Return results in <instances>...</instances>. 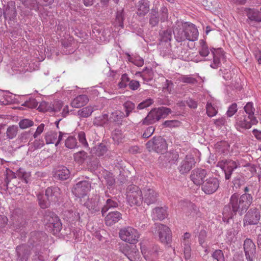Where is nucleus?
<instances>
[{
    "label": "nucleus",
    "instance_id": "obj_1",
    "mask_svg": "<svg viewBox=\"0 0 261 261\" xmlns=\"http://www.w3.org/2000/svg\"><path fill=\"white\" fill-rule=\"evenodd\" d=\"M252 201V197L249 194H244L239 198V195L234 193L230 198L229 206L232 212L246 211Z\"/></svg>",
    "mask_w": 261,
    "mask_h": 261
},
{
    "label": "nucleus",
    "instance_id": "obj_2",
    "mask_svg": "<svg viewBox=\"0 0 261 261\" xmlns=\"http://www.w3.org/2000/svg\"><path fill=\"white\" fill-rule=\"evenodd\" d=\"M171 113L170 109L164 107L151 110L147 116L142 120L144 125H149L164 118Z\"/></svg>",
    "mask_w": 261,
    "mask_h": 261
},
{
    "label": "nucleus",
    "instance_id": "obj_3",
    "mask_svg": "<svg viewBox=\"0 0 261 261\" xmlns=\"http://www.w3.org/2000/svg\"><path fill=\"white\" fill-rule=\"evenodd\" d=\"M47 239L46 234L43 231H32L28 241L29 245L33 250H44V241Z\"/></svg>",
    "mask_w": 261,
    "mask_h": 261
},
{
    "label": "nucleus",
    "instance_id": "obj_4",
    "mask_svg": "<svg viewBox=\"0 0 261 261\" xmlns=\"http://www.w3.org/2000/svg\"><path fill=\"white\" fill-rule=\"evenodd\" d=\"M149 151H154L157 153H164L168 148L166 140L162 137H153L146 144Z\"/></svg>",
    "mask_w": 261,
    "mask_h": 261
},
{
    "label": "nucleus",
    "instance_id": "obj_5",
    "mask_svg": "<svg viewBox=\"0 0 261 261\" xmlns=\"http://www.w3.org/2000/svg\"><path fill=\"white\" fill-rule=\"evenodd\" d=\"M127 198L130 205H139L142 201V192L135 185L129 186L127 189Z\"/></svg>",
    "mask_w": 261,
    "mask_h": 261
},
{
    "label": "nucleus",
    "instance_id": "obj_6",
    "mask_svg": "<svg viewBox=\"0 0 261 261\" xmlns=\"http://www.w3.org/2000/svg\"><path fill=\"white\" fill-rule=\"evenodd\" d=\"M119 236L122 240L130 244H135L138 241L139 234L136 229L128 227L120 230Z\"/></svg>",
    "mask_w": 261,
    "mask_h": 261
},
{
    "label": "nucleus",
    "instance_id": "obj_7",
    "mask_svg": "<svg viewBox=\"0 0 261 261\" xmlns=\"http://www.w3.org/2000/svg\"><path fill=\"white\" fill-rule=\"evenodd\" d=\"M32 249L27 244H22L15 248V261H28Z\"/></svg>",
    "mask_w": 261,
    "mask_h": 261
},
{
    "label": "nucleus",
    "instance_id": "obj_8",
    "mask_svg": "<svg viewBox=\"0 0 261 261\" xmlns=\"http://www.w3.org/2000/svg\"><path fill=\"white\" fill-rule=\"evenodd\" d=\"M258 123L256 118H252L248 116L245 115L243 113H239L236 118V127L237 128L249 129L252 125Z\"/></svg>",
    "mask_w": 261,
    "mask_h": 261
},
{
    "label": "nucleus",
    "instance_id": "obj_9",
    "mask_svg": "<svg viewBox=\"0 0 261 261\" xmlns=\"http://www.w3.org/2000/svg\"><path fill=\"white\" fill-rule=\"evenodd\" d=\"M155 229L161 242L166 244L170 243L171 239V231L169 227L164 224H155Z\"/></svg>",
    "mask_w": 261,
    "mask_h": 261
},
{
    "label": "nucleus",
    "instance_id": "obj_10",
    "mask_svg": "<svg viewBox=\"0 0 261 261\" xmlns=\"http://www.w3.org/2000/svg\"><path fill=\"white\" fill-rule=\"evenodd\" d=\"M45 216V220L47 221L48 227L50 228L54 234L58 233L62 228V224L59 218L55 213H49Z\"/></svg>",
    "mask_w": 261,
    "mask_h": 261
},
{
    "label": "nucleus",
    "instance_id": "obj_11",
    "mask_svg": "<svg viewBox=\"0 0 261 261\" xmlns=\"http://www.w3.org/2000/svg\"><path fill=\"white\" fill-rule=\"evenodd\" d=\"M90 188L91 184L88 181H81L73 187L72 192L77 197H83L87 195Z\"/></svg>",
    "mask_w": 261,
    "mask_h": 261
},
{
    "label": "nucleus",
    "instance_id": "obj_12",
    "mask_svg": "<svg viewBox=\"0 0 261 261\" xmlns=\"http://www.w3.org/2000/svg\"><path fill=\"white\" fill-rule=\"evenodd\" d=\"M219 181L214 177L207 178L202 185V190L206 194H212L219 187Z\"/></svg>",
    "mask_w": 261,
    "mask_h": 261
},
{
    "label": "nucleus",
    "instance_id": "obj_13",
    "mask_svg": "<svg viewBox=\"0 0 261 261\" xmlns=\"http://www.w3.org/2000/svg\"><path fill=\"white\" fill-rule=\"evenodd\" d=\"M244 250L246 258L248 261H254L256 253L255 245L249 239H246L244 243Z\"/></svg>",
    "mask_w": 261,
    "mask_h": 261
},
{
    "label": "nucleus",
    "instance_id": "obj_14",
    "mask_svg": "<svg viewBox=\"0 0 261 261\" xmlns=\"http://www.w3.org/2000/svg\"><path fill=\"white\" fill-rule=\"evenodd\" d=\"M207 175V172L204 169H196L192 171L190 175L191 180L196 185H201L204 182V179Z\"/></svg>",
    "mask_w": 261,
    "mask_h": 261
},
{
    "label": "nucleus",
    "instance_id": "obj_15",
    "mask_svg": "<svg viewBox=\"0 0 261 261\" xmlns=\"http://www.w3.org/2000/svg\"><path fill=\"white\" fill-rule=\"evenodd\" d=\"M142 192V200L148 205L155 202L157 200L158 194L153 189L146 188Z\"/></svg>",
    "mask_w": 261,
    "mask_h": 261
},
{
    "label": "nucleus",
    "instance_id": "obj_16",
    "mask_svg": "<svg viewBox=\"0 0 261 261\" xmlns=\"http://www.w3.org/2000/svg\"><path fill=\"white\" fill-rule=\"evenodd\" d=\"M66 134L61 132L59 135L55 132H48L45 135V140L47 144H55L57 146L60 143L63 137H66Z\"/></svg>",
    "mask_w": 261,
    "mask_h": 261
},
{
    "label": "nucleus",
    "instance_id": "obj_17",
    "mask_svg": "<svg viewBox=\"0 0 261 261\" xmlns=\"http://www.w3.org/2000/svg\"><path fill=\"white\" fill-rule=\"evenodd\" d=\"M195 163L196 162L193 156L191 155H187L179 167V172L181 174L188 172L195 165Z\"/></svg>",
    "mask_w": 261,
    "mask_h": 261
},
{
    "label": "nucleus",
    "instance_id": "obj_18",
    "mask_svg": "<svg viewBox=\"0 0 261 261\" xmlns=\"http://www.w3.org/2000/svg\"><path fill=\"white\" fill-rule=\"evenodd\" d=\"M186 35H184L182 38H187L190 41H195L198 37V31L196 26L193 24H190L186 27Z\"/></svg>",
    "mask_w": 261,
    "mask_h": 261
},
{
    "label": "nucleus",
    "instance_id": "obj_19",
    "mask_svg": "<svg viewBox=\"0 0 261 261\" xmlns=\"http://www.w3.org/2000/svg\"><path fill=\"white\" fill-rule=\"evenodd\" d=\"M60 195V189L58 187H48L45 190V197L50 202L58 200Z\"/></svg>",
    "mask_w": 261,
    "mask_h": 261
},
{
    "label": "nucleus",
    "instance_id": "obj_20",
    "mask_svg": "<svg viewBox=\"0 0 261 261\" xmlns=\"http://www.w3.org/2000/svg\"><path fill=\"white\" fill-rule=\"evenodd\" d=\"M107 225L111 226L121 219V213H102Z\"/></svg>",
    "mask_w": 261,
    "mask_h": 261
},
{
    "label": "nucleus",
    "instance_id": "obj_21",
    "mask_svg": "<svg viewBox=\"0 0 261 261\" xmlns=\"http://www.w3.org/2000/svg\"><path fill=\"white\" fill-rule=\"evenodd\" d=\"M238 164L235 161L232 160H222L218 163L217 166L222 170H226L233 172L238 167Z\"/></svg>",
    "mask_w": 261,
    "mask_h": 261
},
{
    "label": "nucleus",
    "instance_id": "obj_22",
    "mask_svg": "<svg viewBox=\"0 0 261 261\" xmlns=\"http://www.w3.org/2000/svg\"><path fill=\"white\" fill-rule=\"evenodd\" d=\"M213 54V63L211 65L213 68H217L220 64V59L223 57V50L221 48L212 50Z\"/></svg>",
    "mask_w": 261,
    "mask_h": 261
},
{
    "label": "nucleus",
    "instance_id": "obj_23",
    "mask_svg": "<svg viewBox=\"0 0 261 261\" xmlns=\"http://www.w3.org/2000/svg\"><path fill=\"white\" fill-rule=\"evenodd\" d=\"M89 101V98L86 95H80L74 98L71 102L73 107L79 108L86 105Z\"/></svg>",
    "mask_w": 261,
    "mask_h": 261
},
{
    "label": "nucleus",
    "instance_id": "obj_24",
    "mask_svg": "<svg viewBox=\"0 0 261 261\" xmlns=\"http://www.w3.org/2000/svg\"><path fill=\"white\" fill-rule=\"evenodd\" d=\"M70 171L67 167L65 166H60L57 169L55 177L61 180H65L69 178Z\"/></svg>",
    "mask_w": 261,
    "mask_h": 261
},
{
    "label": "nucleus",
    "instance_id": "obj_25",
    "mask_svg": "<svg viewBox=\"0 0 261 261\" xmlns=\"http://www.w3.org/2000/svg\"><path fill=\"white\" fill-rule=\"evenodd\" d=\"M259 213H246L244 221L247 225L256 224L260 219Z\"/></svg>",
    "mask_w": 261,
    "mask_h": 261
},
{
    "label": "nucleus",
    "instance_id": "obj_26",
    "mask_svg": "<svg viewBox=\"0 0 261 261\" xmlns=\"http://www.w3.org/2000/svg\"><path fill=\"white\" fill-rule=\"evenodd\" d=\"M248 18L251 21L261 22V11L255 9H247L246 10Z\"/></svg>",
    "mask_w": 261,
    "mask_h": 261
},
{
    "label": "nucleus",
    "instance_id": "obj_27",
    "mask_svg": "<svg viewBox=\"0 0 261 261\" xmlns=\"http://www.w3.org/2000/svg\"><path fill=\"white\" fill-rule=\"evenodd\" d=\"M137 7V14L139 16L145 15L149 10V4L145 0L139 1Z\"/></svg>",
    "mask_w": 261,
    "mask_h": 261
},
{
    "label": "nucleus",
    "instance_id": "obj_28",
    "mask_svg": "<svg viewBox=\"0 0 261 261\" xmlns=\"http://www.w3.org/2000/svg\"><path fill=\"white\" fill-rule=\"evenodd\" d=\"M94 111V107L88 106L78 110L77 115L79 118H87L91 115Z\"/></svg>",
    "mask_w": 261,
    "mask_h": 261
},
{
    "label": "nucleus",
    "instance_id": "obj_29",
    "mask_svg": "<svg viewBox=\"0 0 261 261\" xmlns=\"http://www.w3.org/2000/svg\"><path fill=\"white\" fill-rule=\"evenodd\" d=\"M118 206V204L116 200L109 199L107 200L106 204L102 208L101 212H107L110 211V212H117L113 211V210Z\"/></svg>",
    "mask_w": 261,
    "mask_h": 261
},
{
    "label": "nucleus",
    "instance_id": "obj_30",
    "mask_svg": "<svg viewBox=\"0 0 261 261\" xmlns=\"http://www.w3.org/2000/svg\"><path fill=\"white\" fill-rule=\"evenodd\" d=\"M109 121V115L108 114H103L98 116L95 117L93 121L94 125L103 126Z\"/></svg>",
    "mask_w": 261,
    "mask_h": 261
},
{
    "label": "nucleus",
    "instance_id": "obj_31",
    "mask_svg": "<svg viewBox=\"0 0 261 261\" xmlns=\"http://www.w3.org/2000/svg\"><path fill=\"white\" fill-rule=\"evenodd\" d=\"M18 131V127L15 125H10L7 128L6 134L7 139H13L15 138Z\"/></svg>",
    "mask_w": 261,
    "mask_h": 261
},
{
    "label": "nucleus",
    "instance_id": "obj_32",
    "mask_svg": "<svg viewBox=\"0 0 261 261\" xmlns=\"http://www.w3.org/2000/svg\"><path fill=\"white\" fill-rule=\"evenodd\" d=\"M206 114L210 117H212L217 115L218 110L214 103L208 101L206 106Z\"/></svg>",
    "mask_w": 261,
    "mask_h": 261
},
{
    "label": "nucleus",
    "instance_id": "obj_33",
    "mask_svg": "<svg viewBox=\"0 0 261 261\" xmlns=\"http://www.w3.org/2000/svg\"><path fill=\"white\" fill-rule=\"evenodd\" d=\"M216 147L219 152L227 153L229 148V145L226 141H221L216 144Z\"/></svg>",
    "mask_w": 261,
    "mask_h": 261
},
{
    "label": "nucleus",
    "instance_id": "obj_34",
    "mask_svg": "<svg viewBox=\"0 0 261 261\" xmlns=\"http://www.w3.org/2000/svg\"><path fill=\"white\" fill-rule=\"evenodd\" d=\"M74 160L77 163L81 164L87 157V153L84 151H79L74 154Z\"/></svg>",
    "mask_w": 261,
    "mask_h": 261
},
{
    "label": "nucleus",
    "instance_id": "obj_35",
    "mask_svg": "<svg viewBox=\"0 0 261 261\" xmlns=\"http://www.w3.org/2000/svg\"><path fill=\"white\" fill-rule=\"evenodd\" d=\"M245 112L248 116L252 118H256L254 116L255 108L253 107V104L252 102H249L246 103L244 108Z\"/></svg>",
    "mask_w": 261,
    "mask_h": 261
},
{
    "label": "nucleus",
    "instance_id": "obj_36",
    "mask_svg": "<svg viewBox=\"0 0 261 261\" xmlns=\"http://www.w3.org/2000/svg\"><path fill=\"white\" fill-rule=\"evenodd\" d=\"M126 256L130 261H136L139 258V252L136 246L132 249L129 253H127Z\"/></svg>",
    "mask_w": 261,
    "mask_h": 261
},
{
    "label": "nucleus",
    "instance_id": "obj_37",
    "mask_svg": "<svg viewBox=\"0 0 261 261\" xmlns=\"http://www.w3.org/2000/svg\"><path fill=\"white\" fill-rule=\"evenodd\" d=\"M44 250H33V255L32 257V261H45L42 255Z\"/></svg>",
    "mask_w": 261,
    "mask_h": 261
},
{
    "label": "nucleus",
    "instance_id": "obj_38",
    "mask_svg": "<svg viewBox=\"0 0 261 261\" xmlns=\"http://www.w3.org/2000/svg\"><path fill=\"white\" fill-rule=\"evenodd\" d=\"M39 204L42 208H45L49 206L50 201L46 198L45 196L39 194L38 195Z\"/></svg>",
    "mask_w": 261,
    "mask_h": 261
},
{
    "label": "nucleus",
    "instance_id": "obj_39",
    "mask_svg": "<svg viewBox=\"0 0 261 261\" xmlns=\"http://www.w3.org/2000/svg\"><path fill=\"white\" fill-rule=\"evenodd\" d=\"M65 146L70 149H73L76 147L77 142L76 138L72 136H69L65 140Z\"/></svg>",
    "mask_w": 261,
    "mask_h": 261
},
{
    "label": "nucleus",
    "instance_id": "obj_40",
    "mask_svg": "<svg viewBox=\"0 0 261 261\" xmlns=\"http://www.w3.org/2000/svg\"><path fill=\"white\" fill-rule=\"evenodd\" d=\"M123 107L125 111V117H128L135 109V105L130 101H127L123 104Z\"/></svg>",
    "mask_w": 261,
    "mask_h": 261
},
{
    "label": "nucleus",
    "instance_id": "obj_41",
    "mask_svg": "<svg viewBox=\"0 0 261 261\" xmlns=\"http://www.w3.org/2000/svg\"><path fill=\"white\" fill-rule=\"evenodd\" d=\"M200 43L201 46V48L199 50V54L201 56L206 57L209 54V50L207 45L206 44L205 41L203 40L200 41Z\"/></svg>",
    "mask_w": 261,
    "mask_h": 261
},
{
    "label": "nucleus",
    "instance_id": "obj_42",
    "mask_svg": "<svg viewBox=\"0 0 261 261\" xmlns=\"http://www.w3.org/2000/svg\"><path fill=\"white\" fill-rule=\"evenodd\" d=\"M112 116L114 121L118 123H120L125 115L124 113L121 111H116L112 113Z\"/></svg>",
    "mask_w": 261,
    "mask_h": 261
},
{
    "label": "nucleus",
    "instance_id": "obj_43",
    "mask_svg": "<svg viewBox=\"0 0 261 261\" xmlns=\"http://www.w3.org/2000/svg\"><path fill=\"white\" fill-rule=\"evenodd\" d=\"M212 257L217 261H225L224 254L221 250H216L213 252Z\"/></svg>",
    "mask_w": 261,
    "mask_h": 261
},
{
    "label": "nucleus",
    "instance_id": "obj_44",
    "mask_svg": "<svg viewBox=\"0 0 261 261\" xmlns=\"http://www.w3.org/2000/svg\"><path fill=\"white\" fill-rule=\"evenodd\" d=\"M34 122L28 119H24L19 122V125L22 129H25L33 126Z\"/></svg>",
    "mask_w": 261,
    "mask_h": 261
},
{
    "label": "nucleus",
    "instance_id": "obj_45",
    "mask_svg": "<svg viewBox=\"0 0 261 261\" xmlns=\"http://www.w3.org/2000/svg\"><path fill=\"white\" fill-rule=\"evenodd\" d=\"M175 37L176 38V40L180 42L183 40L187 39V38H182L184 35H186V27L185 28V30H175L173 31Z\"/></svg>",
    "mask_w": 261,
    "mask_h": 261
},
{
    "label": "nucleus",
    "instance_id": "obj_46",
    "mask_svg": "<svg viewBox=\"0 0 261 261\" xmlns=\"http://www.w3.org/2000/svg\"><path fill=\"white\" fill-rule=\"evenodd\" d=\"M153 103V100L151 98H148L140 103L138 106L137 109L142 110L147 108L151 106Z\"/></svg>",
    "mask_w": 261,
    "mask_h": 261
},
{
    "label": "nucleus",
    "instance_id": "obj_47",
    "mask_svg": "<svg viewBox=\"0 0 261 261\" xmlns=\"http://www.w3.org/2000/svg\"><path fill=\"white\" fill-rule=\"evenodd\" d=\"M180 122L177 120H167L165 121L163 125L165 127H168L170 128L178 127L180 125Z\"/></svg>",
    "mask_w": 261,
    "mask_h": 261
},
{
    "label": "nucleus",
    "instance_id": "obj_48",
    "mask_svg": "<svg viewBox=\"0 0 261 261\" xmlns=\"http://www.w3.org/2000/svg\"><path fill=\"white\" fill-rule=\"evenodd\" d=\"M180 81L187 84H194L197 82L196 80L190 75H184L180 77Z\"/></svg>",
    "mask_w": 261,
    "mask_h": 261
},
{
    "label": "nucleus",
    "instance_id": "obj_49",
    "mask_svg": "<svg viewBox=\"0 0 261 261\" xmlns=\"http://www.w3.org/2000/svg\"><path fill=\"white\" fill-rule=\"evenodd\" d=\"M78 139L79 142L81 143L83 147H87L88 146V144L86 140V135L84 132H81L79 133Z\"/></svg>",
    "mask_w": 261,
    "mask_h": 261
},
{
    "label": "nucleus",
    "instance_id": "obj_50",
    "mask_svg": "<svg viewBox=\"0 0 261 261\" xmlns=\"http://www.w3.org/2000/svg\"><path fill=\"white\" fill-rule=\"evenodd\" d=\"M237 105L236 103H232L229 108L227 111V116L228 117L232 116L237 111Z\"/></svg>",
    "mask_w": 261,
    "mask_h": 261
},
{
    "label": "nucleus",
    "instance_id": "obj_51",
    "mask_svg": "<svg viewBox=\"0 0 261 261\" xmlns=\"http://www.w3.org/2000/svg\"><path fill=\"white\" fill-rule=\"evenodd\" d=\"M129 81V78L126 74H123L121 76V81L119 83L118 86L120 88H125L126 86L127 83Z\"/></svg>",
    "mask_w": 261,
    "mask_h": 261
},
{
    "label": "nucleus",
    "instance_id": "obj_52",
    "mask_svg": "<svg viewBox=\"0 0 261 261\" xmlns=\"http://www.w3.org/2000/svg\"><path fill=\"white\" fill-rule=\"evenodd\" d=\"M16 14V10L15 8L12 9H6L4 12V16L6 18L9 17L10 19L15 17Z\"/></svg>",
    "mask_w": 261,
    "mask_h": 261
},
{
    "label": "nucleus",
    "instance_id": "obj_53",
    "mask_svg": "<svg viewBox=\"0 0 261 261\" xmlns=\"http://www.w3.org/2000/svg\"><path fill=\"white\" fill-rule=\"evenodd\" d=\"M184 206L186 207L185 211L193 212L198 210L197 207L194 203L190 202H186Z\"/></svg>",
    "mask_w": 261,
    "mask_h": 261
},
{
    "label": "nucleus",
    "instance_id": "obj_54",
    "mask_svg": "<svg viewBox=\"0 0 261 261\" xmlns=\"http://www.w3.org/2000/svg\"><path fill=\"white\" fill-rule=\"evenodd\" d=\"M134 245L125 244V245H123L122 246L120 250L126 256H127V253H129L130 251L134 247Z\"/></svg>",
    "mask_w": 261,
    "mask_h": 261
},
{
    "label": "nucleus",
    "instance_id": "obj_55",
    "mask_svg": "<svg viewBox=\"0 0 261 261\" xmlns=\"http://www.w3.org/2000/svg\"><path fill=\"white\" fill-rule=\"evenodd\" d=\"M29 136L30 134L28 132L22 133L19 136L18 140L21 143H26L29 140Z\"/></svg>",
    "mask_w": 261,
    "mask_h": 261
},
{
    "label": "nucleus",
    "instance_id": "obj_56",
    "mask_svg": "<svg viewBox=\"0 0 261 261\" xmlns=\"http://www.w3.org/2000/svg\"><path fill=\"white\" fill-rule=\"evenodd\" d=\"M154 132V128L153 126L148 127L143 134V137L144 138H148L152 135Z\"/></svg>",
    "mask_w": 261,
    "mask_h": 261
},
{
    "label": "nucleus",
    "instance_id": "obj_57",
    "mask_svg": "<svg viewBox=\"0 0 261 261\" xmlns=\"http://www.w3.org/2000/svg\"><path fill=\"white\" fill-rule=\"evenodd\" d=\"M172 38L171 31L167 30L164 31L162 35V40L165 42L170 41Z\"/></svg>",
    "mask_w": 261,
    "mask_h": 261
},
{
    "label": "nucleus",
    "instance_id": "obj_58",
    "mask_svg": "<svg viewBox=\"0 0 261 261\" xmlns=\"http://www.w3.org/2000/svg\"><path fill=\"white\" fill-rule=\"evenodd\" d=\"M191 247L188 244H185L184 249V254L186 259H189L191 257Z\"/></svg>",
    "mask_w": 261,
    "mask_h": 261
},
{
    "label": "nucleus",
    "instance_id": "obj_59",
    "mask_svg": "<svg viewBox=\"0 0 261 261\" xmlns=\"http://www.w3.org/2000/svg\"><path fill=\"white\" fill-rule=\"evenodd\" d=\"M107 151V148L105 145H100L98 146L96 149V154L98 156H101L104 154Z\"/></svg>",
    "mask_w": 261,
    "mask_h": 261
},
{
    "label": "nucleus",
    "instance_id": "obj_60",
    "mask_svg": "<svg viewBox=\"0 0 261 261\" xmlns=\"http://www.w3.org/2000/svg\"><path fill=\"white\" fill-rule=\"evenodd\" d=\"M45 125L43 123H41L40 124L37 128L36 132L34 133L33 135V137L34 138H37L38 136H39L43 131Z\"/></svg>",
    "mask_w": 261,
    "mask_h": 261
},
{
    "label": "nucleus",
    "instance_id": "obj_61",
    "mask_svg": "<svg viewBox=\"0 0 261 261\" xmlns=\"http://www.w3.org/2000/svg\"><path fill=\"white\" fill-rule=\"evenodd\" d=\"M167 216V213H153L152 218L154 220H163Z\"/></svg>",
    "mask_w": 261,
    "mask_h": 261
},
{
    "label": "nucleus",
    "instance_id": "obj_62",
    "mask_svg": "<svg viewBox=\"0 0 261 261\" xmlns=\"http://www.w3.org/2000/svg\"><path fill=\"white\" fill-rule=\"evenodd\" d=\"M206 237V232L204 230H201L199 234V242L200 245H202Z\"/></svg>",
    "mask_w": 261,
    "mask_h": 261
},
{
    "label": "nucleus",
    "instance_id": "obj_63",
    "mask_svg": "<svg viewBox=\"0 0 261 261\" xmlns=\"http://www.w3.org/2000/svg\"><path fill=\"white\" fill-rule=\"evenodd\" d=\"M44 141L43 140H35L33 142L34 149L41 148L44 146Z\"/></svg>",
    "mask_w": 261,
    "mask_h": 261
},
{
    "label": "nucleus",
    "instance_id": "obj_64",
    "mask_svg": "<svg viewBox=\"0 0 261 261\" xmlns=\"http://www.w3.org/2000/svg\"><path fill=\"white\" fill-rule=\"evenodd\" d=\"M169 154V162L174 163L178 158V154L177 152H170Z\"/></svg>",
    "mask_w": 261,
    "mask_h": 261
}]
</instances>
